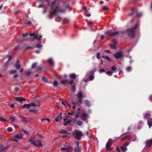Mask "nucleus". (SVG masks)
I'll use <instances>...</instances> for the list:
<instances>
[{"label":"nucleus","mask_w":152,"mask_h":152,"mask_svg":"<svg viewBox=\"0 0 152 152\" xmlns=\"http://www.w3.org/2000/svg\"><path fill=\"white\" fill-rule=\"evenodd\" d=\"M139 24L138 23L135 24L134 26L131 28H129L127 29L126 32L128 36L132 38H134L135 37V33L137 28L139 26Z\"/></svg>","instance_id":"nucleus-1"},{"label":"nucleus","mask_w":152,"mask_h":152,"mask_svg":"<svg viewBox=\"0 0 152 152\" xmlns=\"http://www.w3.org/2000/svg\"><path fill=\"white\" fill-rule=\"evenodd\" d=\"M34 139V138H30L28 140V141L37 147H42L43 146L41 144V142H42V140H37L35 142L33 140Z\"/></svg>","instance_id":"nucleus-2"},{"label":"nucleus","mask_w":152,"mask_h":152,"mask_svg":"<svg viewBox=\"0 0 152 152\" xmlns=\"http://www.w3.org/2000/svg\"><path fill=\"white\" fill-rule=\"evenodd\" d=\"M73 134L77 140L80 139L81 137L83 136V133L81 131L78 130L75 131Z\"/></svg>","instance_id":"nucleus-3"},{"label":"nucleus","mask_w":152,"mask_h":152,"mask_svg":"<svg viewBox=\"0 0 152 152\" xmlns=\"http://www.w3.org/2000/svg\"><path fill=\"white\" fill-rule=\"evenodd\" d=\"M119 32V31H115L114 30H110L105 32V34L111 36L117 34Z\"/></svg>","instance_id":"nucleus-4"},{"label":"nucleus","mask_w":152,"mask_h":152,"mask_svg":"<svg viewBox=\"0 0 152 152\" xmlns=\"http://www.w3.org/2000/svg\"><path fill=\"white\" fill-rule=\"evenodd\" d=\"M77 97L78 99V102L80 104L82 103V99L83 97V95L81 91H80L78 92L77 95Z\"/></svg>","instance_id":"nucleus-5"},{"label":"nucleus","mask_w":152,"mask_h":152,"mask_svg":"<svg viewBox=\"0 0 152 152\" xmlns=\"http://www.w3.org/2000/svg\"><path fill=\"white\" fill-rule=\"evenodd\" d=\"M114 57L117 59H120L124 57V54L121 51L117 52L113 55Z\"/></svg>","instance_id":"nucleus-6"},{"label":"nucleus","mask_w":152,"mask_h":152,"mask_svg":"<svg viewBox=\"0 0 152 152\" xmlns=\"http://www.w3.org/2000/svg\"><path fill=\"white\" fill-rule=\"evenodd\" d=\"M114 142V141L112 139H109L106 144V148L108 150H111L112 149L110 148V145Z\"/></svg>","instance_id":"nucleus-7"},{"label":"nucleus","mask_w":152,"mask_h":152,"mask_svg":"<svg viewBox=\"0 0 152 152\" xmlns=\"http://www.w3.org/2000/svg\"><path fill=\"white\" fill-rule=\"evenodd\" d=\"M129 144L128 142H126L121 147V150L124 152L126 151H127L126 147Z\"/></svg>","instance_id":"nucleus-8"},{"label":"nucleus","mask_w":152,"mask_h":152,"mask_svg":"<svg viewBox=\"0 0 152 152\" xmlns=\"http://www.w3.org/2000/svg\"><path fill=\"white\" fill-rule=\"evenodd\" d=\"M88 116V114L86 113H82L80 115L81 119L84 121H86L87 120V118Z\"/></svg>","instance_id":"nucleus-9"},{"label":"nucleus","mask_w":152,"mask_h":152,"mask_svg":"<svg viewBox=\"0 0 152 152\" xmlns=\"http://www.w3.org/2000/svg\"><path fill=\"white\" fill-rule=\"evenodd\" d=\"M6 57H7L9 58L8 60L6 62V63L5 64V66L6 67H7V65H8V64L9 61L12 59V56L11 55H7L6 56Z\"/></svg>","instance_id":"nucleus-10"},{"label":"nucleus","mask_w":152,"mask_h":152,"mask_svg":"<svg viewBox=\"0 0 152 152\" xmlns=\"http://www.w3.org/2000/svg\"><path fill=\"white\" fill-rule=\"evenodd\" d=\"M15 100L19 101L21 103L22 101L26 100L25 98L21 97H15Z\"/></svg>","instance_id":"nucleus-11"},{"label":"nucleus","mask_w":152,"mask_h":152,"mask_svg":"<svg viewBox=\"0 0 152 152\" xmlns=\"http://www.w3.org/2000/svg\"><path fill=\"white\" fill-rule=\"evenodd\" d=\"M84 102L85 106L88 107H90L91 106V104L90 101L88 100H85L84 101Z\"/></svg>","instance_id":"nucleus-12"},{"label":"nucleus","mask_w":152,"mask_h":152,"mask_svg":"<svg viewBox=\"0 0 152 152\" xmlns=\"http://www.w3.org/2000/svg\"><path fill=\"white\" fill-rule=\"evenodd\" d=\"M15 67L17 69H19L20 68V61L18 60H17V62L14 65Z\"/></svg>","instance_id":"nucleus-13"},{"label":"nucleus","mask_w":152,"mask_h":152,"mask_svg":"<svg viewBox=\"0 0 152 152\" xmlns=\"http://www.w3.org/2000/svg\"><path fill=\"white\" fill-rule=\"evenodd\" d=\"M23 135L21 134H18L15 135L14 137L18 139L21 140L23 138Z\"/></svg>","instance_id":"nucleus-14"},{"label":"nucleus","mask_w":152,"mask_h":152,"mask_svg":"<svg viewBox=\"0 0 152 152\" xmlns=\"http://www.w3.org/2000/svg\"><path fill=\"white\" fill-rule=\"evenodd\" d=\"M152 144V140H147L146 142V144L148 147H149Z\"/></svg>","instance_id":"nucleus-15"},{"label":"nucleus","mask_w":152,"mask_h":152,"mask_svg":"<svg viewBox=\"0 0 152 152\" xmlns=\"http://www.w3.org/2000/svg\"><path fill=\"white\" fill-rule=\"evenodd\" d=\"M147 124L149 126V127L150 128L152 126V118H150L148 120L147 122Z\"/></svg>","instance_id":"nucleus-16"},{"label":"nucleus","mask_w":152,"mask_h":152,"mask_svg":"<svg viewBox=\"0 0 152 152\" xmlns=\"http://www.w3.org/2000/svg\"><path fill=\"white\" fill-rule=\"evenodd\" d=\"M48 63L51 66H54V62L51 58H50L48 59Z\"/></svg>","instance_id":"nucleus-17"},{"label":"nucleus","mask_w":152,"mask_h":152,"mask_svg":"<svg viewBox=\"0 0 152 152\" xmlns=\"http://www.w3.org/2000/svg\"><path fill=\"white\" fill-rule=\"evenodd\" d=\"M31 107V105L30 104H25L22 107L23 108H27L28 109H30Z\"/></svg>","instance_id":"nucleus-18"},{"label":"nucleus","mask_w":152,"mask_h":152,"mask_svg":"<svg viewBox=\"0 0 152 152\" xmlns=\"http://www.w3.org/2000/svg\"><path fill=\"white\" fill-rule=\"evenodd\" d=\"M42 37V36L41 35H40L39 36V37H38V35H36L35 34L34 36V39H37L39 40L40 41V40H41L42 39H41Z\"/></svg>","instance_id":"nucleus-19"},{"label":"nucleus","mask_w":152,"mask_h":152,"mask_svg":"<svg viewBox=\"0 0 152 152\" xmlns=\"http://www.w3.org/2000/svg\"><path fill=\"white\" fill-rule=\"evenodd\" d=\"M68 80L67 79L62 80L60 81V83L61 84L65 85V83H67Z\"/></svg>","instance_id":"nucleus-20"},{"label":"nucleus","mask_w":152,"mask_h":152,"mask_svg":"<svg viewBox=\"0 0 152 152\" xmlns=\"http://www.w3.org/2000/svg\"><path fill=\"white\" fill-rule=\"evenodd\" d=\"M62 118V116H61V114H60L56 118V121H60Z\"/></svg>","instance_id":"nucleus-21"},{"label":"nucleus","mask_w":152,"mask_h":152,"mask_svg":"<svg viewBox=\"0 0 152 152\" xmlns=\"http://www.w3.org/2000/svg\"><path fill=\"white\" fill-rule=\"evenodd\" d=\"M74 150L75 152H80V151L79 147L77 146L75 147Z\"/></svg>","instance_id":"nucleus-22"},{"label":"nucleus","mask_w":152,"mask_h":152,"mask_svg":"<svg viewBox=\"0 0 152 152\" xmlns=\"http://www.w3.org/2000/svg\"><path fill=\"white\" fill-rule=\"evenodd\" d=\"M10 119L11 120L12 122H14L16 120V118L13 115H12L10 116Z\"/></svg>","instance_id":"nucleus-23"},{"label":"nucleus","mask_w":152,"mask_h":152,"mask_svg":"<svg viewBox=\"0 0 152 152\" xmlns=\"http://www.w3.org/2000/svg\"><path fill=\"white\" fill-rule=\"evenodd\" d=\"M5 150V147L2 144L0 145V152Z\"/></svg>","instance_id":"nucleus-24"},{"label":"nucleus","mask_w":152,"mask_h":152,"mask_svg":"<svg viewBox=\"0 0 152 152\" xmlns=\"http://www.w3.org/2000/svg\"><path fill=\"white\" fill-rule=\"evenodd\" d=\"M69 77L73 79H76V75L75 73H72L69 75Z\"/></svg>","instance_id":"nucleus-25"},{"label":"nucleus","mask_w":152,"mask_h":152,"mask_svg":"<svg viewBox=\"0 0 152 152\" xmlns=\"http://www.w3.org/2000/svg\"><path fill=\"white\" fill-rule=\"evenodd\" d=\"M17 72V71L15 70H12L10 71L9 73L10 75H12Z\"/></svg>","instance_id":"nucleus-26"},{"label":"nucleus","mask_w":152,"mask_h":152,"mask_svg":"<svg viewBox=\"0 0 152 152\" xmlns=\"http://www.w3.org/2000/svg\"><path fill=\"white\" fill-rule=\"evenodd\" d=\"M68 124H69L70 125H72V123H70L69 121H65L63 124L64 126H66Z\"/></svg>","instance_id":"nucleus-27"},{"label":"nucleus","mask_w":152,"mask_h":152,"mask_svg":"<svg viewBox=\"0 0 152 152\" xmlns=\"http://www.w3.org/2000/svg\"><path fill=\"white\" fill-rule=\"evenodd\" d=\"M102 57L104 59H107L109 61H110L111 60L110 58L107 56H102Z\"/></svg>","instance_id":"nucleus-28"},{"label":"nucleus","mask_w":152,"mask_h":152,"mask_svg":"<svg viewBox=\"0 0 152 152\" xmlns=\"http://www.w3.org/2000/svg\"><path fill=\"white\" fill-rule=\"evenodd\" d=\"M106 74L109 76H111L113 74V72L111 71H107L106 72Z\"/></svg>","instance_id":"nucleus-29"},{"label":"nucleus","mask_w":152,"mask_h":152,"mask_svg":"<svg viewBox=\"0 0 152 152\" xmlns=\"http://www.w3.org/2000/svg\"><path fill=\"white\" fill-rule=\"evenodd\" d=\"M77 125L81 126L83 124V122L81 121H78L77 122Z\"/></svg>","instance_id":"nucleus-30"},{"label":"nucleus","mask_w":152,"mask_h":152,"mask_svg":"<svg viewBox=\"0 0 152 152\" xmlns=\"http://www.w3.org/2000/svg\"><path fill=\"white\" fill-rule=\"evenodd\" d=\"M0 121L1 122H4L7 121V120L3 118L0 116Z\"/></svg>","instance_id":"nucleus-31"},{"label":"nucleus","mask_w":152,"mask_h":152,"mask_svg":"<svg viewBox=\"0 0 152 152\" xmlns=\"http://www.w3.org/2000/svg\"><path fill=\"white\" fill-rule=\"evenodd\" d=\"M37 63H34L32 66H31V68L32 69H34V68H36V66H37Z\"/></svg>","instance_id":"nucleus-32"},{"label":"nucleus","mask_w":152,"mask_h":152,"mask_svg":"<svg viewBox=\"0 0 152 152\" xmlns=\"http://www.w3.org/2000/svg\"><path fill=\"white\" fill-rule=\"evenodd\" d=\"M69 121H70V123H72L74 124L75 122V120L74 119V118H72L71 119H70L69 120Z\"/></svg>","instance_id":"nucleus-33"},{"label":"nucleus","mask_w":152,"mask_h":152,"mask_svg":"<svg viewBox=\"0 0 152 152\" xmlns=\"http://www.w3.org/2000/svg\"><path fill=\"white\" fill-rule=\"evenodd\" d=\"M54 86L56 87L58 86V82L57 81H55L53 83Z\"/></svg>","instance_id":"nucleus-34"},{"label":"nucleus","mask_w":152,"mask_h":152,"mask_svg":"<svg viewBox=\"0 0 152 152\" xmlns=\"http://www.w3.org/2000/svg\"><path fill=\"white\" fill-rule=\"evenodd\" d=\"M61 133L63 134H68V133L66 131L64 130H62L61 131Z\"/></svg>","instance_id":"nucleus-35"},{"label":"nucleus","mask_w":152,"mask_h":152,"mask_svg":"<svg viewBox=\"0 0 152 152\" xmlns=\"http://www.w3.org/2000/svg\"><path fill=\"white\" fill-rule=\"evenodd\" d=\"M29 111L30 112H34L35 113L37 112V111L35 109H30L29 110Z\"/></svg>","instance_id":"nucleus-36"},{"label":"nucleus","mask_w":152,"mask_h":152,"mask_svg":"<svg viewBox=\"0 0 152 152\" xmlns=\"http://www.w3.org/2000/svg\"><path fill=\"white\" fill-rule=\"evenodd\" d=\"M42 47V45L41 44L38 43L36 45V47L38 48H41Z\"/></svg>","instance_id":"nucleus-37"},{"label":"nucleus","mask_w":152,"mask_h":152,"mask_svg":"<svg viewBox=\"0 0 152 152\" xmlns=\"http://www.w3.org/2000/svg\"><path fill=\"white\" fill-rule=\"evenodd\" d=\"M42 80L45 82H47L48 81L47 79H46L45 76H43L42 78Z\"/></svg>","instance_id":"nucleus-38"},{"label":"nucleus","mask_w":152,"mask_h":152,"mask_svg":"<svg viewBox=\"0 0 152 152\" xmlns=\"http://www.w3.org/2000/svg\"><path fill=\"white\" fill-rule=\"evenodd\" d=\"M100 52H98L96 55V58L97 59H99L100 58Z\"/></svg>","instance_id":"nucleus-39"},{"label":"nucleus","mask_w":152,"mask_h":152,"mask_svg":"<svg viewBox=\"0 0 152 152\" xmlns=\"http://www.w3.org/2000/svg\"><path fill=\"white\" fill-rule=\"evenodd\" d=\"M150 115L148 113H146L145 114V119H147V118H148V119L149 118V117L150 116Z\"/></svg>","instance_id":"nucleus-40"},{"label":"nucleus","mask_w":152,"mask_h":152,"mask_svg":"<svg viewBox=\"0 0 152 152\" xmlns=\"http://www.w3.org/2000/svg\"><path fill=\"white\" fill-rule=\"evenodd\" d=\"M94 78V77L93 75H91L89 78V80H92Z\"/></svg>","instance_id":"nucleus-41"},{"label":"nucleus","mask_w":152,"mask_h":152,"mask_svg":"<svg viewBox=\"0 0 152 152\" xmlns=\"http://www.w3.org/2000/svg\"><path fill=\"white\" fill-rule=\"evenodd\" d=\"M71 87L72 88V89L73 91V92H74L75 91V85L72 86Z\"/></svg>","instance_id":"nucleus-42"},{"label":"nucleus","mask_w":152,"mask_h":152,"mask_svg":"<svg viewBox=\"0 0 152 152\" xmlns=\"http://www.w3.org/2000/svg\"><path fill=\"white\" fill-rule=\"evenodd\" d=\"M134 10L132 9V12L129 13L128 15L129 16H131L134 13Z\"/></svg>","instance_id":"nucleus-43"},{"label":"nucleus","mask_w":152,"mask_h":152,"mask_svg":"<svg viewBox=\"0 0 152 152\" xmlns=\"http://www.w3.org/2000/svg\"><path fill=\"white\" fill-rule=\"evenodd\" d=\"M73 83V80H72L69 81L68 80V82L67 83L69 84L70 85H72V84Z\"/></svg>","instance_id":"nucleus-44"},{"label":"nucleus","mask_w":152,"mask_h":152,"mask_svg":"<svg viewBox=\"0 0 152 152\" xmlns=\"http://www.w3.org/2000/svg\"><path fill=\"white\" fill-rule=\"evenodd\" d=\"M21 130H22V131L25 134H27L28 135L29 134V133L28 132H27L25 130H24L23 129H22Z\"/></svg>","instance_id":"nucleus-45"},{"label":"nucleus","mask_w":152,"mask_h":152,"mask_svg":"<svg viewBox=\"0 0 152 152\" xmlns=\"http://www.w3.org/2000/svg\"><path fill=\"white\" fill-rule=\"evenodd\" d=\"M110 46H111V47L114 49H116V46L115 45H110Z\"/></svg>","instance_id":"nucleus-46"},{"label":"nucleus","mask_w":152,"mask_h":152,"mask_svg":"<svg viewBox=\"0 0 152 152\" xmlns=\"http://www.w3.org/2000/svg\"><path fill=\"white\" fill-rule=\"evenodd\" d=\"M7 130L8 132H12V129L11 127L8 128Z\"/></svg>","instance_id":"nucleus-47"},{"label":"nucleus","mask_w":152,"mask_h":152,"mask_svg":"<svg viewBox=\"0 0 152 152\" xmlns=\"http://www.w3.org/2000/svg\"><path fill=\"white\" fill-rule=\"evenodd\" d=\"M67 148V150L68 149H69L70 150H72V146H68L67 148Z\"/></svg>","instance_id":"nucleus-48"},{"label":"nucleus","mask_w":152,"mask_h":152,"mask_svg":"<svg viewBox=\"0 0 152 152\" xmlns=\"http://www.w3.org/2000/svg\"><path fill=\"white\" fill-rule=\"evenodd\" d=\"M31 72L30 71H28L26 73V75L27 76H28L29 75L31 74Z\"/></svg>","instance_id":"nucleus-49"},{"label":"nucleus","mask_w":152,"mask_h":152,"mask_svg":"<svg viewBox=\"0 0 152 152\" xmlns=\"http://www.w3.org/2000/svg\"><path fill=\"white\" fill-rule=\"evenodd\" d=\"M105 72V70L103 69H100L99 70V72L100 73H102V72Z\"/></svg>","instance_id":"nucleus-50"},{"label":"nucleus","mask_w":152,"mask_h":152,"mask_svg":"<svg viewBox=\"0 0 152 152\" xmlns=\"http://www.w3.org/2000/svg\"><path fill=\"white\" fill-rule=\"evenodd\" d=\"M33 47H27L26 48V50H28V49H31Z\"/></svg>","instance_id":"nucleus-51"},{"label":"nucleus","mask_w":152,"mask_h":152,"mask_svg":"<svg viewBox=\"0 0 152 152\" xmlns=\"http://www.w3.org/2000/svg\"><path fill=\"white\" fill-rule=\"evenodd\" d=\"M111 68V69L114 71H115V70L116 69V67L114 66H112Z\"/></svg>","instance_id":"nucleus-52"},{"label":"nucleus","mask_w":152,"mask_h":152,"mask_svg":"<svg viewBox=\"0 0 152 152\" xmlns=\"http://www.w3.org/2000/svg\"><path fill=\"white\" fill-rule=\"evenodd\" d=\"M126 71H130L131 69V67L130 66H128L126 68Z\"/></svg>","instance_id":"nucleus-53"},{"label":"nucleus","mask_w":152,"mask_h":152,"mask_svg":"<svg viewBox=\"0 0 152 152\" xmlns=\"http://www.w3.org/2000/svg\"><path fill=\"white\" fill-rule=\"evenodd\" d=\"M60 150L61 151H66L67 150V148H62Z\"/></svg>","instance_id":"nucleus-54"},{"label":"nucleus","mask_w":152,"mask_h":152,"mask_svg":"<svg viewBox=\"0 0 152 152\" xmlns=\"http://www.w3.org/2000/svg\"><path fill=\"white\" fill-rule=\"evenodd\" d=\"M108 9V8L106 6H104V7L103 8V10H107Z\"/></svg>","instance_id":"nucleus-55"},{"label":"nucleus","mask_w":152,"mask_h":152,"mask_svg":"<svg viewBox=\"0 0 152 152\" xmlns=\"http://www.w3.org/2000/svg\"><path fill=\"white\" fill-rule=\"evenodd\" d=\"M19 48H20L19 45H18L17 46V47H15V48L14 50H18L19 49Z\"/></svg>","instance_id":"nucleus-56"},{"label":"nucleus","mask_w":152,"mask_h":152,"mask_svg":"<svg viewBox=\"0 0 152 152\" xmlns=\"http://www.w3.org/2000/svg\"><path fill=\"white\" fill-rule=\"evenodd\" d=\"M142 14L141 13H138L137 14V17H140L142 16Z\"/></svg>","instance_id":"nucleus-57"},{"label":"nucleus","mask_w":152,"mask_h":152,"mask_svg":"<svg viewBox=\"0 0 152 152\" xmlns=\"http://www.w3.org/2000/svg\"><path fill=\"white\" fill-rule=\"evenodd\" d=\"M127 136H126L124 137L121 138V140H123L127 139Z\"/></svg>","instance_id":"nucleus-58"},{"label":"nucleus","mask_w":152,"mask_h":152,"mask_svg":"<svg viewBox=\"0 0 152 152\" xmlns=\"http://www.w3.org/2000/svg\"><path fill=\"white\" fill-rule=\"evenodd\" d=\"M44 6V5L43 4H40L38 6V8H40V7H43Z\"/></svg>","instance_id":"nucleus-59"},{"label":"nucleus","mask_w":152,"mask_h":152,"mask_svg":"<svg viewBox=\"0 0 152 152\" xmlns=\"http://www.w3.org/2000/svg\"><path fill=\"white\" fill-rule=\"evenodd\" d=\"M133 136L134 137V139L132 140V141H134L135 140H136L137 137L135 135H134Z\"/></svg>","instance_id":"nucleus-60"},{"label":"nucleus","mask_w":152,"mask_h":152,"mask_svg":"<svg viewBox=\"0 0 152 152\" xmlns=\"http://www.w3.org/2000/svg\"><path fill=\"white\" fill-rule=\"evenodd\" d=\"M30 104L31 105V106H33L34 107L36 106V104L34 103H32Z\"/></svg>","instance_id":"nucleus-61"},{"label":"nucleus","mask_w":152,"mask_h":152,"mask_svg":"<svg viewBox=\"0 0 152 152\" xmlns=\"http://www.w3.org/2000/svg\"><path fill=\"white\" fill-rule=\"evenodd\" d=\"M116 151L118 152H120V150L119 147H117L116 148Z\"/></svg>","instance_id":"nucleus-62"},{"label":"nucleus","mask_w":152,"mask_h":152,"mask_svg":"<svg viewBox=\"0 0 152 152\" xmlns=\"http://www.w3.org/2000/svg\"><path fill=\"white\" fill-rule=\"evenodd\" d=\"M27 35H28V34L27 33H26L25 34H23L22 35V36L23 37H25Z\"/></svg>","instance_id":"nucleus-63"},{"label":"nucleus","mask_w":152,"mask_h":152,"mask_svg":"<svg viewBox=\"0 0 152 152\" xmlns=\"http://www.w3.org/2000/svg\"><path fill=\"white\" fill-rule=\"evenodd\" d=\"M104 51L108 53H111L110 51L109 50H104Z\"/></svg>","instance_id":"nucleus-64"}]
</instances>
